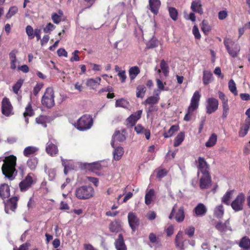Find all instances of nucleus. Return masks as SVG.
Here are the masks:
<instances>
[{"instance_id":"obj_1","label":"nucleus","mask_w":250,"mask_h":250,"mask_svg":"<svg viewBox=\"0 0 250 250\" xmlns=\"http://www.w3.org/2000/svg\"><path fill=\"white\" fill-rule=\"evenodd\" d=\"M17 158L14 155L0 157V161H3L4 163L1 167L2 173L9 180L14 179L17 175L15 168Z\"/></svg>"},{"instance_id":"obj_2","label":"nucleus","mask_w":250,"mask_h":250,"mask_svg":"<svg viewBox=\"0 0 250 250\" xmlns=\"http://www.w3.org/2000/svg\"><path fill=\"white\" fill-rule=\"evenodd\" d=\"M75 195L80 200L88 199L94 196V189L89 186H80L76 188Z\"/></svg>"},{"instance_id":"obj_3","label":"nucleus","mask_w":250,"mask_h":250,"mask_svg":"<svg viewBox=\"0 0 250 250\" xmlns=\"http://www.w3.org/2000/svg\"><path fill=\"white\" fill-rule=\"evenodd\" d=\"M200 97L201 96L199 91H196L194 93L191 100L190 105L188 108V112L184 117V120L186 121L190 120V115L198 107Z\"/></svg>"},{"instance_id":"obj_4","label":"nucleus","mask_w":250,"mask_h":250,"mask_svg":"<svg viewBox=\"0 0 250 250\" xmlns=\"http://www.w3.org/2000/svg\"><path fill=\"white\" fill-rule=\"evenodd\" d=\"M93 125V119L89 115L82 116L77 123L76 127L80 131H84L90 129Z\"/></svg>"},{"instance_id":"obj_5","label":"nucleus","mask_w":250,"mask_h":250,"mask_svg":"<svg viewBox=\"0 0 250 250\" xmlns=\"http://www.w3.org/2000/svg\"><path fill=\"white\" fill-rule=\"evenodd\" d=\"M42 104L47 108H51L55 104L53 89L51 87L46 88L42 99Z\"/></svg>"},{"instance_id":"obj_6","label":"nucleus","mask_w":250,"mask_h":250,"mask_svg":"<svg viewBox=\"0 0 250 250\" xmlns=\"http://www.w3.org/2000/svg\"><path fill=\"white\" fill-rule=\"evenodd\" d=\"M224 44L229 54L233 58L236 57L240 51V47L232 40L229 38L224 39Z\"/></svg>"},{"instance_id":"obj_7","label":"nucleus","mask_w":250,"mask_h":250,"mask_svg":"<svg viewBox=\"0 0 250 250\" xmlns=\"http://www.w3.org/2000/svg\"><path fill=\"white\" fill-rule=\"evenodd\" d=\"M245 200V196L244 193H239L235 200L231 203V206L235 211L242 210L243 208V205Z\"/></svg>"},{"instance_id":"obj_8","label":"nucleus","mask_w":250,"mask_h":250,"mask_svg":"<svg viewBox=\"0 0 250 250\" xmlns=\"http://www.w3.org/2000/svg\"><path fill=\"white\" fill-rule=\"evenodd\" d=\"M218 101L214 98H209L206 101V112L210 114L214 112L218 108Z\"/></svg>"},{"instance_id":"obj_9","label":"nucleus","mask_w":250,"mask_h":250,"mask_svg":"<svg viewBox=\"0 0 250 250\" xmlns=\"http://www.w3.org/2000/svg\"><path fill=\"white\" fill-rule=\"evenodd\" d=\"M1 112L6 116H9L14 114L10 101L6 97L3 99L1 102Z\"/></svg>"},{"instance_id":"obj_10","label":"nucleus","mask_w":250,"mask_h":250,"mask_svg":"<svg viewBox=\"0 0 250 250\" xmlns=\"http://www.w3.org/2000/svg\"><path fill=\"white\" fill-rule=\"evenodd\" d=\"M212 184L210 173L202 174L199 181V187L201 189L209 188Z\"/></svg>"},{"instance_id":"obj_11","label":"nucleus","mask_w":250,"mask_h":250,"mask_svg":"<svg viewBox=\"0 0 250 250\" xmlns=\"http://www.w3.org/2000/svg\"><path fill=\"white\" fill-rule=\"evenodd\" d=\"M33 174H28L25 178L19 184V187L21 191H25L29 189L34 183Z\"/></svg>"},{"instance_id":"obj_12","label":"nucleus","mask_w":250,"mask_h":250,"mask_svg":"<svg viewBox=\"0 0 250 250\" xmlns=\"http://www.w3.org/2000/svg\"><path fill=\"white\" fill-rule=\"evenodd\" d=\"M198 174L201 173L202 174L209 173V166L205 159L201 157L198 159Z\"/></svg>"},{"instance_id":"obj_13","label":"nucleus","mask_w":250,"mask_h":250,"mask_svg":"<svg viewBox=\"0 0 250 250\" xmlns=\"http://www.w3.org/2000/svg\"><path fill=\"white\" fill-rule=\"evenodd\" d=\"M215 228L221 233H224L228 230L231 231V227L229 223V219H227L224 223L219 221L216 223Z\"/></svg>"},{"instance_id":"obj_14","label":"nucleus","mask_w":250,"mask_h":250,"mask_svg":"<svg viewBox=\"0 0 250 250\" xmlns=\"http://www.w3.org/2000/svg\"><path fill=\"white\" fill-rule=\"evenodd\" d=\"M187 241L184 238L183 231H179L175 237V243L176 248L180 250H184L186 247L185 243Z\"/></svg>"},{"instance_id":"obj_15","label":"nucleus","mask_w":250,"mask_h":250,"mask_svg":"<svg viewBox=\"0 0 250 250\" xmlns=\"http://www.w3.org/2000/svg\"><path fill=\"white\" fill-rule=\"evenodd\" d=\"M142 114V110H139L127 118L126 119V125L127 126L132 127L134 126L137 121L141 118Z\"/></svg>"},{"instance_id":"obj_16","label":"nucleus","mask_w":250,"mask_h":250,"mask_svg":"<svg viewBox=\"0 0 250 250\" xmlns=\"http://www.w3.org/2000/svg\"><path fill=\"white\" fill-rule=\"evenodd\" d=\"M127 218L129 225L132 231H134L139 225V219L133 212H129Z\"/></svg>"},{"instance_id":"obj_17","label":"nucleus","mask_w":250,"mask_h":250,"mask_svg":"<svg viewBox=\"0 0 250 250\" xmlns=\"http://www.w3.org/2000/svg\"><path fill=\"white\" fill-rule=\"evenodd\" d=\"M18 198L14 197L10 198L5 205V211L6 213H9V210L14 211L17 207Z\"/></svg>"},{"instance_id":"obj_18","label":"nucleus","mask_w":250,"mask_h":250,"mask_svg":"<svg viewBox=\"0 0 250 250\" xmlns=\"http://www.w3.org/2000/svg\"><path fill=\"white\" fill-rule=\"evenodd\" d=\"M102 79L100 77H96L95 79H88L86 82V85L90 89H96L100 84Z\"/></svg>"},{"instance_id":"obj_19","label":"nucleus","mask_w":250,"mask_h":250,"mask_svg":"<svg viewBox=\"0 0 250 250\" xmlns=\"http://www.w3.org/2000/svg\"><path fill=\"white\" fill-rule=\"evenodd\" d=\"M115 246L117 250H127V248L122 234H119L118 238L115 240Z\"/></svg>"},{"instance_id":"obj_20","label":"nucleus","mask_w":250,"mask_h":250,"mask_svg":"<svg viewBox=\"0 0 250 250\" xmlns=\"http://www.w3.org/2000/svg\"><path fill=\"white\" fill-rule=\"evenodd\" d=\"M125 139V137L124 134L121 133L119 131H116L112 136L111 142V146L115 148L114 143L115 142H123Z\"/></svg>"},{"instance_id":"obj_21","label":"nucleus","mask_w":250,"mask_h":250,"mask_svg":"<svg viewBox=\"0 0 250 250\" xmlns=\"http://www.w3.org/2000/svg\"><path fill=\"white\" fill-rule=\"evenodd\" d=\"M149 5L151 11L155 15L158 13L161 5L160 0H149Z\"/></svg>"},{"instance_id":"obj_22","label":"nucleus","mask_w":250,"mask_h":250,"mask_svg":"<svg viewBox=\"0 0 250 250\" xmlns=\"http://www.w3.org/2000/svg\"><path fill=\"white\" fill-rule=\"evenodd\" d=\"M160 67L161 69H157V67H155V70L157 71L159 74L161 73L162 71L165 76H167L169 73V67L167 63H166L164 60H161L160 62Z\"/></svg>"},{"instance_id":"obj_23","label":"nucleus","mask_w":250,"mask_h":250,"mask_svg":"<svg viewBox=\"0 0 250 250\" xmlns=\"http://www.w3.org/2000/svg\"><path fill=\"white\" fill-rule=\"evenodd\" d=\"M207 211V208L202 203L198 204L194 209V212L196 216H203L205 215Z\"/></svg>"},{"instance_id":"obj_24","label":"nucleus","mask_w":250,"mask_h":250,"mask_svg":"<svg viewBox=\"0 0 250 250\" xmlns=\"http://www.w3.org/2000/svg\"><path fill=\"white\" fill-rule=\"evenodd\" d=\"M109 229L110 231L112 232L117 233L120 231L122 229L121 221L115 220L109 224Z\"/></svg>"},{"instance_id":"obj_25","label":"nucleus","mask_w":250,"mask_h":250,"mask_svg":"<svg viewBox=\"0 0 250 250\" xmlns=\"http://www.w3.org/2000/svg\"><path fill=\"white\" fill-rule=\"evenodd\" d=\"M10 196V188L7 184H2L0 186V197L5 199Z\"/></svg>"},{"instance_id":"obj_26","label":"nucleus","mask_w":250,"mask_h":250,"mask_svg":"<svg viewBox=\"0 0 250 250\" xmlns=\"http://www.w3.org/2000/svg\"><path fill=\"white\" fill-rule=\"evenodd\" d=\"M160 100L159 94L156 93L155 96L148 97L144 102V104L155 105L157 104Z\"/></svg>"},{"instance_id":"obj_27","label":"nucleus","mask_w":250,"mask_h":250,"mask_svg":"<svg viewBox=\"0 0 250 250\" xmlns=\"http://www.w3.org/2000/svg\"><path fill=\"white\" fill-rule=\"evenodd\" d=\"M191 9L194 12L202 15L203 13L202 4L200 1H193L191 4Z\"/></svg>"},{"instance_id":"obj_28","label":"nucleus","mask_w":250,"mask_h":250,"mask_svg":"<svg viewBox=\"0 0 250 250\" xmlns=\"http://www.w3.org/2000/svg\"><path fill=\"white\" fill-rule=\"evenodd\" d=\"M213 80L212 73L209 71L204 70L203 71V82L205 85H207Z\"/></svg>"},{"instance_id":"obj_29","label":"nucleus","mask_w":250,"mask_h":250,"mask_svg":"<svg viewBox=\"0 0 250 250\" xmlns=\"http://www.w3.org/2000/svg\"><path fill=\"white\" fill-rule=\"evenodd\" d=\"M124 148L121 146H118L115 148L113 152V159L116 161L121 159L122 156L124 154Z\"/></svg>"},{"instance_id":"obj_30","label":"nucleus","mask_w":250,"mask_h":250,"mask_svg":"<svg viewBox=\"0 0 250 250\" xmlns=\"http://www.w3.org/2000/svg\"><path fill=\"white\" fill-rule=\"evenodd\" d=\"M240 248L248 250L250 249V239L247 236L243 237L239 244Z\"/></svg>"},{"instance_id":"obj_31","label":"nucleus","mask_w":250,"mask_h":250,"mask_svg":"<svg viewBox=\"0 0 250 250\" xmlns=\"http://www.w3.org/2000/svg\"><path fill=\"white\" fill-rule=\"evenodd\" d=\"M179 129V127L178 125H173L167 132H165L163 134V136L166 138H169L177 131Z\"/></svg>"},{"instance_id":"obj_32","label":"nucleus","mask_w":250,"mask_h":250,"mask_svg":"<svg viewBox=\"0 0 250 250\" xmlns=\"http://www.w3.org/2000/svg\"><path fill=\"white\" fill-rule=\"evenodd\" d=\"M46 152L50 155H53L57 153L58 148L55 145L48 143L46 147Z\"/></svg>"},{"instance_id":"obj_33","label":"nucleus","mask_w":250,"mask_h":250,"mask_svg":"<svg viewBox=\"0 0 250 250\" xmlns=\"http://www.w3.org/2000/svg\"><path fill=\"white\" fill-rule=\"evenodd\" d=\"M250 125V119L246 120V124L242 127L239 131V136L241 137H244L247 133Z\"/></svg>"},{"instance_id":"obj_34","label":"nucleus","mask_w":250,"mask_h":250,"mask_svg":"<svg viewBox=\"0 0 250 250\" xmlns=\"http://www.w3.org/2000/svg\"><path fill=\"white\" fill-rule=\"evenodd\" d=\"M38 150V148L33 146H29L25 147L23 150V155L25 157L35 154Z\"/></svg>"},{"instance_id":"obj_35","label":"nucleus","mask_w":250,"mask_h":250,"mask_svg":"<svg viewBox=\"0 0 250 250\" xmlns=\"http://www.w3.org/2000/svg\"><path fill=\"white\" fill-rule=\"evenodd\" d=\"M185 138V133L184 132H181L176 136L174 139L173 146L174 147H177L183 142Z\"/></svg>"},{"instance_id":"obj_36","label":"nucleus","mask_w":250,"mask_h":250,"mask_svg":"<svg viewBox=\"0 0 250 250\" xmlns=\"http://www.w3.org/2000/svg\"><path fill=\"white\" fill-rule=\"evenodd\" d=\"M217 135L214 133L212 134L208 141L206 143V146L207 147H210L214 146L217 142Z\"/></svg>"},{"instance_id":"obj_37","label":"nucleus","mask_w":250,"mask_h":250,"mask_svg":"<svg viewBox=\"0 0 250 250\" xmlns=\"http://www.w3.org/2000/svg\"><path fill=\"white\" fill-rule=\"evenodd\" d=\"M140 71L137 66L131 67L129 70V75L131 80H134L139 74Z\"/></svg>"},{"instance_id":"obj_38","label":"nucleus","mask_w":250,"mask_h":250,"mask_svg":"<svg viewBox=\"0 0 250 250\" xmlns=\"http://www.w3.org/2000/svg\"><path fill=\"white\" fill-rule=\"evenodd\" d=\"M154 195V190L153 189H150L147 191L145 195V203L148 205L151 204L153 197Z\"/></svg>"},{"instance_id":"obj_39","label":"nucleus","mask_w":250,"mask_h":250,"mask_svg":"<svg viewBox=\"0 0 250 250\" xmlns=\"http://www.w3.org/2000/svg\"><path fill=\"white\" fill-rule=\"evenodd\" d=\"M185 218V212L183 207H180L176 214L175 219L178 222L183 221Z\"/></svg>"},{"instance_id":"obj_40","label":"nucleus","mask_w":250,"mask_h":250,"mask_svg":"<svg viewBox=\"0 0 250 250\" xmlns=\"http://www.w3.org/2000/svg\"><path fill=\"white\" fill-rule=\"evenodd\" d=\"M224 213V210L222 205L218 206L214 209V213L217 218H222Z\"/></svg>"},{"instance_id":"obj_41","label":"nucleus","mask_w":250,"mask_h":250,"mask_svg":"<svg viewBox=\"0 0 250 250\" xmlns=\"http://www.w3.org/2000/svg\"><path fill=\"white\" fill-rule=\"evenodd\" d=\"M84 166L86 168H88L92 170L99 169L101 167V165L98 162H94L92 163H84Z\"/></svg>"},{"instance_id":"obj_42","label":"nucleus","mask_w":250,"mask_h":250,"mask_svg":"<svg viewBox=\"0 0 250 250\" xmlns=\"http://www.w3.org/2000/svg\"><path fill=\"white\" fill-rule=\"evenodd\" d=\"M38 164V160L35 157H32L29 159L27 162L28 167L31 169L34 170L36 168Z\"/></svg>"},{"instance_id":"obj_43","label":"nucleus","mask_w":250,"mask_h":250,"mask_svg":"<svg viewBox=\"0 0 250 250\" xmlns=\"http://www.w3.org/2000/svg\"><path fill=\"white\" fill-rule=\"evenodd\" d=\"M232 191H228L222 198V202L227 205L230 204L229 200L232 197Z\"/></svg>"},{"instance_id":"obj_44","label":"nucleus","mask_w":250,"mask_h":250,"mask_svg":"<svg viewBox=\"0 0 250 250\" xmlns=\"http://www.w3.org/2000/svg\"><path fill=\"white\" fill-rule=\"evenodd\" d=\"M48 118L46 116H40L36 119V122L38 124H41L43 127H46V122Z\"/></svg>"},{"instance_id":"obj_45","label":"nucleus","mask_w":250,"mask_h":250,"mask_svg":"<svg viewBox=\"0 0 250 250\" xmlns=\"http://www.w3.org/2000/svg\"><path fill=\"white\" fill-rule=\"evenodd\" d=\"M59 15L54 13L52 15V20L56 24H58L60 23V22L61 21L62 16L63 15L62 12L61 11H59Z\"/></svg>"},{"instance_id":"obj_46","label":"nucleus","mask_w":250,"mask_h":250,"mask_svg":"<svg viewBox=\"0 0 250 250\" xmlns=\"http://www.w3.org/2000/svg\"><path fill=\"white\" fill-rule=\"evenodd\" d=\"M229 88L230 92L235 96L238 95V92L236 89V84L233 80H230L229 82Z\"/></svg>"},{"instance_id":"obj_47","label":"nucleus","mask_w":250,"mask_h":250,"mask_svg":"<svg viewBox=\"0 0 250 250\" xmlns=\"http://www.w3.org/2000/svg\"><path fill=\"white\" fill-rule=\"evenodd\" d=\"M115 105L116 107L127 108L128 106V102L124 99H119L116 100Z\"/></svg>"},{"instance_id":"obj_48","label":"nucleus","mask_w":250,"mask_h":250,"mask_svg":"<svg viewBox=\"0 0 250 250\" xmlns=\"http://www.w3.org/2000/svg\"><path fill=\"white\" fill-rule=\"evenodd\" d=\"M18 10V8L17 6H13L11 7L6 14V18L7 19H10L13 16L17 13Z\"/></svg>"},{"instance_id":"obj_49","label":"nucleus","mask_w":250,"mask_h":250,"mask_svg":"<svg viewBox=\"0 0 250 250\" xmlns=\"http://www.w3.org/2000/svg\"><path fill=\"white\" fill-rule=\"evenodd\" d=\"M23 83V80L22 79H20L19 80L17 83L13 85V92L16 94H18V92L21 87L22 84Z\"/></svg>"},{"instance_id":"obj_50","label":"nucleus","mask_w":250,"mask_h":250,"mask_svg":"<svg viewBox=\"0 0 250 250\" xmlns=\"http://www.w3.org/2000/svg\"><path fill=\"white\" fill-rule=\"evenodd\" d=\"M62 165L64 167V173L65 175H67L68 170L72 169V166L69 165V162L67 160L62 159Z\"/></svg>"},{"instance_id":"obj_51","label":"nucleus","mask_w":250,"mask_h":250,"mask_svg":"<svg viewBox=\"0 0 250 250\" xmlns=\"http://www.w3.org/2000/svg\"><path fill=\"white\" fill-rule=\"evenodd\" d=\"M201 29L202 31L205 34H207L210 30V26L208 25L207 21L203 20L202 22Z\"/></svg>"},{"instance_id":"obj_52","label":"nucleus","mask_w":250,"mask_h":250,"mask_svg":"<svg viewBox=\"0 0 250 250\" xmlns=\"http://www.w3.org/2000/svg\"><path fill=\"white\" fill-rule=\"evenodd\" d=\"M25 31L29 39H33L34 38V30L31 26L27 25L26 27Z\"/></svg>"},{"instance_id":"obj_53","label":"nucleus","mask_w":250,"mask_h":250,"mask_svg":"<svg viewBox=\"0 0 250 250\" xmlns=\"http://www.w3.org/2000/svg\"><path fill=\"white\" fill-rule=\"evenodd\" d=\"M169 14L171 18L174 20L176 21L177 18L178 12L177 10L173 7H169L168 9Z\"/></svg>"},{"instance_id":"obj_54","label":"nucleus","mask_w":250,"mask_h":250,"mask_svg":"<svg viewBox=\"0 0 250 250\" xmlns=\"http://www.w3.org/2000/svg\"><path fill=\"white\" fill-rule=\"evenodd\" d=\"M146 88L144 86H140L137 87L136 96L138 98H143L144 96Z\"/></svg>"},{"instance_id":"obj_55","label":"nucleus","mask_w":250,"mask_h":250,"mask_svg":"<svg viewBox=\"0 0 250 250\" xmlns=\"http://www.w3.org/2000/svg\"><path fill=\"white\" fill-rule=\"evenodd\" d=\"M184 232L189 237H191L194 234L195 228L193 226H189L185 229Z\"/></svg>"},{"instance_id":"obj_56","label":"nucleus","mask_w":250,"mask_h":250,"mask_svg":"<svg viewBox=\"0 0 250 250\" xmlns=\"http://www.w3.org/2000/svg\"><path fill=\"white\" fill-rule=\"evenodd\" d=\"M223 107V113H222V118L223 119H226L228 115L229 111V106L228 103L222 104Z\"/></svg>"},{"instance_id":"obj_57","label":"nucleus","mask_w":250,"mask_h":250,"mask_svg":"<svg viewBox=\"0 0 250 250\" xmlns=\"http://www.w3.org/2000/svg\"><path fill=\"white\" fill-rule=\"evenodd\" d=\"M33 111L32 110L31 104H29L25 108V111L23 114L24 116H31L33 115Z\"/></svg>"},{"instance_id":"obj_58","label":"nucleus","mask_w":250,"mask_h":250,"mask_svg":"<svg viewBox=\"0 0 250 250\" xmlns=\"http://www.w3.org/2000/svg\"><path fill=\"white\" fill-rule=\"evenodd\" d=\"M43 86V84L42 83H38L36 86L34 87L33 90V93L34 96H36L41 89L42 88Z\"/></svg>"},{"instance_id":"obj_59","label":"nucleus","mask_w":250,"mask_h":250,"mask_svg":"<svg viewBox=\"0 0 250 250\" xmlns=\"http://www.w3.org/2000/svg\"><path fill=\"white\" fill-rule=\"evenodd\" d=\"M158 110V107L155 105H150L149 107L146 109L147 117L148 118L150 114L152 112H156Z\"/></svg>"},{"instance_id":"obj_60","label":"nucleus","mask_w":250,"mask_h":250,"mask_svg":"<svg viewBox=\"0 0 250 250\" xmlns=\"http://www.w3.org/2000/svg\"><path fill=\"white\" fill-rule=\"evenodd\" d=\"M149 240L150 242L152 243H155L158 244V238L156 236V234H155L153 233H150L148 236Z\"/></svg>"},{"instance_id":"obj_61","label":"nucleus","mask_w":250,"mask_h":250,"mask_svg":"<svg viewBox=\"0 0 250 250\" xmlns=\"http://www.w3.org/2000/svg\"><path fill=\"white\" fill-rule=\"evenodd\" d=\"M55 28V26L51 23H48L45 27L43 28V32L44 33H49L51 31L53 30Z\"/></svg>"},{"instance_id":"obj_62","label":"nucleus","mask_w":250,"mask_h":250,"mask_svg":"<svg viewBox=\"0 0 250 250\" xmlns=\"http://www.w3.org/2000/svg\"><path fill=\"white\" fill-rule=\"evenodd\" d=\"M218 97L221 100L222 104L228 103V99L224 93L221 91L218 92Z\"/></svg>"},{"instance_id":"obj_63","label":"nucleus","mask_w":250,"mask_h":250,"mask_svg":"<svg viewBox=\"0 0 250 250\" xmlns=\"http://www.w3.org/2000/svg\"><path fill=\"white\" fill-rule=\"evenodd\" d=\"M134 129L137 134H142L146 130L141 124H138L135 126Z\"/></svg>"},{"instance_id":"obj_64","label":"nucleus","mask_w":250,"mask_h":250,"mask_svg":"<svg viewBox=\"0 0 250 250\" xmlns=\"http://www.w3.org/2000/svg\"><path fill=\"white\" fill-rule=\"evenodd\" d=\"M30 246V243L26 242L21 245L19 248H14L13 250H28Z\"/></svg>"}]
</instances>
